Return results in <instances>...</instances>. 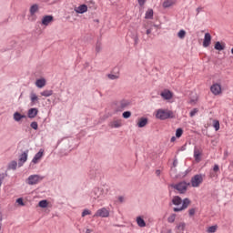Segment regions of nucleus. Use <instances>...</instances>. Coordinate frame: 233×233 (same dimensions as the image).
Here are the masks:
<instances>
[{"mask_svg": "<svg viewBox=\"0 0 233 233\" xmlns=\"http://www.w3.org/2000/svg\"><path fill=\"white\" fill-rule=\"evenodd\" d=\"M139 6H145V3H147V0H137Z\"/></svg>", "mask_w": 233, "mask_h": 233, "instance_id": "obj_49", "label": "nucleus"}, {"mask_svg": "<svg viewBox=\"0 0 233 233\" xmlns=\"http://www.w3.org/2000/svg\"><path fill=\"white\" fill-rule=\"evenodd\" d=\"M156 176H157V177L161 176V170L157 169L156 170Z\"/></svg>", "mask_w": 233, "mask_h": 233, "instance_id": "obj_55", "label": "nucleus"}, {"mask_svg": "<svg viewBox=\"0 0 233 233\" xmlns=\"http://www.w3.org/2000/svg\"><path fill=\"white\" fill-rule=\"evenodd\" d=\"M16 203L20 205V207H25V202L23 201V198H19L16 199Z\"/></svg>", "mask_w": 233, "mask_h": 233, "instance_id": "obj_46", "label": "nucleus"}, {"mask_svg": "<svg viewBox=\"0 0 233 233\" xmlns=\"http://www.w3.org/2000/svg\"><path fill=\"white\" fill-rule=\"evenodd\" d=\"M107 77H108V79H111V81H116V79H119V76L112 75V74H108Z\"/></svg>", "mask_w": 233, "mask_h": 233, "instance_id": "obj_37", "label": "nucleus"}, {"mask_svg": "<svg viewBox=\"0 0 233 233\" xmlns=\"http://www.w3.org/2000/svg\"><path fill=\"white\" fill-rule=\"evenodd\" d=\"M189 186H190V183H187L186 181H181L177 184H172L171 187L174 188V190H177L178 194H186Z\"/></svg>", "mask_w": 233, "mask_h": 233, "instance_id": "obj_3", "label": "nucleus"}, {"mask_svg": "<svg viewBox=\"0 0 233 233\" xmlns=\"http://www.w3.org/2000/svg\"><path fill=\"white\" fill-rule=\"evenodd\" d=\"M39 114V110L35 107L30 108L27 112L29 119H34Z\"/></svg>", "mask_w": 233, "mask_h": 233, "instance_id": "obj_18", "label": "nucleus"}, {"mask_svg": "<svg viewBox=\"0 0 233 233\" xmlns=\"http://www.w3.org/2000/svg\"><path fill=\"white\" fill-rule=\"evenodd\" d=\"M143 26L147 30L146 31L147 35H150L152 34L153 27L157 28V25H153L150 27H148L147 25H144Z\"/></svg>", "mask_w": 233, "mask_h": 233, "instance_id": "obj_28", "label": "nucleus"}, {"mask_svg": "<svg viewBox=\"0 0 233 233\" xmlns=\"http://www.w3.org/2000/svg\"><path fill=\"white\" fill-rule=\"evenodd\" d=\"M37 12H39V5H32L29 8V15H27L28 21H30L31 23L37 21Z\"/></svg>", "mask_w": 233, "mask_h": 233, "instance_id": "obj_4", "label": "nucleus"}, {"mask_svg": "<svg viewBox=\"0 0 233 233\" xmlns=\"http://www.w3.org/2000/svg\"><path fill=\"white\" fill-rule=\"evenodd\" d=\"M190 105H193V103H196L194 100L189 101Z\"/></svg>", "mask_w": 233, "mask_h": 233, "instance_id": "obj_59", "label": "nucleus"}, {"mask_svg": "<svg viewBox=\"0 0 233 233\" xmlns=\"http://www.w3.org/2000/svg\"><path fill=\"white\" fill-rule=\"evenodd\" d=\"M213 172H219V166L218 164H215L213 167Z\"/></svg>", "mask_w": 233, "mask_h": 233, "instance_id": "obj_48", "label": "nucleus"}, {"mask_svg": "<svg viewBox=\"0 0 233 233\" xmlns=\"http://www.w3.org/2000/svg\"><path fill=\"white\" fill-rule=\"evenodd\" d=\"M43 156H45V150L44 149H40L33 157L31 163H33V165H37V163H39V161H41V159L43 158Z\"/></svg>", "mask_w": 233, "mask_h": 233, "instance_id": "obj_11", "label": "nucleus"}, {"mask_svg": "<svg viewBox=\"0 0 233 233\" xmlns=\"http://www.w3.org/2000/svg\"><path fill=\"white\" fill-rule=\"evenodd\" d=\"M30 99H31L32 105H35V103H37V101H39V98L37 97V95H35V93L30 94Z\"/></svg>", "mask_w": 233, "mask_h": 233, "instance_id": "obj_29", "label": "nucleus"}, {"mask_svg": "<svg viewBox=\"0 0 233 233\" xmlns=\"http://www.w3.org/2000/svg\"><path fill=\"white\" fill-rule=\"evenodd\" d=\"M135 45H137L139 43V36L136 35L134 38Z\"/></svg>", "mask_w": 233, "mask_h": 233, "instance_id": "obj_53", "label": "nucleus"}, {"mask_svg": "<svg viewBox=\"0 0 233 233\" xmlns=\"http://www.w3.org/2000/svg\"><path fill=\"white\" fill-rule=\"evenodd\" d=\"M172 203L176 205V207H179V205H182L183 199H181L179 196H176L173 198Z\"/></svg>", "mask_w": 233, "mask_h": 233, "instance_id": "obj_25", "label": "nucleus"}, {"mask_svg": "<svg viewBox=\"0 0 233 233\" xmlns=\"http://www.w3.org/2000/svg\"><path fill=\"white\" fill-rule=\"evenodd\" d=\"M210 43H212V35L210 33H206L203 40L204 48H208V46H210Z\"/></svg>", "mask_w": 233, "mask_h": 233, "instance_id": "obj_12", "label": "nucleus"}, {"mask_svg": "<svg viewBox=\"0 0 233 233\" xmlns=\"http://www.w3.org/2000/svg\"><path fill=\"white\" fill-rule=\"evenodd\" d=\"M46 86V79L45 78H39L35 81V86L37 88H43Z\"/></svg>", "mask_w": 233, "mask_h": 233, "instance_id": "obj_21", "label": "nucleus"}, {"mask_svg": "<svg viewBox=\"0 0 233 233\" xmlns=\"http://www.w3.org/2000/svg\"><path fill=\"white\" fill-rule=\"evenodd\" d=\"M188 205H190V199L184 198L182 200V206H180L178 208H174L173 210H174V212H182V210L188 208Z\"/></svg>", "mask_w": 233, "mask_h": 233, "instance_id": "obj_10", "label": "nucleus"}, {"mask_svg": "<svg viewBox=\"0 0 233 233\" xmlns=\"http://www.w3.org/2000/svg\"><path fill=\"white\" fill-rule=\"evenodd\" d=\"M17 169V161L13 160L7 166V170H16Z\"/></svg>", "mask_w": 233, "mask_h": 233, "instance_id": "obj_26", "label": "nucleus"}, {"mask_svg": "<svg viewBox=\"0 0 233 233\" xmlns=\"http://www.w3.org/2000/svg\"><path fill=\"white\" fill-rule=\"evenodd\" d=\"M38 207H40V208H46V207H48V201L46 200H41L38 203Z\"/></svg>", "mask_w": 233, "mask_h": 233, "instance_id": "obj_35", "label": "nucleus"}, {"mask_svg": "<svg viewBox=\"0 0 233 233\" xmlns=\"http://www.w3.org/2000/svg\"><path fill=\"white\" fill-rule=\"evenodd\" d=\"M209 177H211V178L218 177V173L215 171H211L209 173Z\"/></svg>", "mask_w": 233, "mask_h": 233, "instance_id": "obj_47", "label": "nucleus"}, {"mask_svg": "<svg viewBox=\"0 0 233 233\" xmlns=\"http://www.w3.org/2000/svg\"><path fill=\"white\" fill-rule=\"evenodd\" d=\"M53 21H54V16L45 15L42 18L41 25H43L44 26H48V25H50V23H52Z\"/></svg>", "mask_w": 233, "mask_h": 233, "instance_id": "obj_16", "label": "nucleus"}, {"mask_svg": "<svg viewBox=\"0 0 233 233\" xmlns=\"http://www.w3.org/2000/svg\"><path fill=\"white\" fill-rule=\"evenodd\" d=\"M194 214H196V209L194 208L189 209V216H194Z\"/></svg>", "mask_w": 233, "mask_h": 233, "instance_id": "obj_51", "label": "nucleus"}, {"mask_svg": "<svg viewBox=\"0 0 233 233\" xmlns=\"http://www.w3.org/2000/svg\"><path fill=\"white\" fill-rule=\"evenodd\" d=\"M160 96H161V97H163V99H166L167 101H168V100L172 99V97H174V95L168 89H166L163 92H161Z\"/></svg>", "mask_w": 233, "mask_h": 233, "instance_id": "obj_14", "label": "nucleus"}, {"mask_svg": "<svg viewBox=\"0 0 233 233\" xmlns=\"http://www.w3.org/2000/svg\"><path fill=\"white\" fill-rule=\"evenodd\" d=\"M102 49H103V46H101V43L97 42L95 47L96 54H99V52H101Z\"/></svg>", "mask_w": 233, "mask_h": 233, "instance_id": "obj_36", "label": "nucleus"}, {"mask_svg": "<svg viewBox=\"0 0 233 233\" xmlns=\"http://www.w3.org/2000/svg\"><path fill=\"white\" fill-rule=\"evenodd\" d=\"M177 217V215H176V213H172L168 218H167V222L168 223H174V221H176V218Z\"/></svg>", "mask_w": 233, "mask_h": 233, "instance_id": "obj_34", "label": "nucleus"}, {"mask_svg": "<svg viewBox=\"0 0 233 233\" xmlns=\"http://www.w3.org/2000/svg\"><path fill=\"white\" fill-rule=\"evenodd\" d=\"M109 127L111 128H120L122 127L121 120H114L111 123H109Z\"/></svg>", "mask_w": 233, "mask_h": 233, "instance_id": "obj_24", "label": "nucleus"}, {"mask_svg": "<svg viewBox=\"0 0 233 233\" xmlns=\"http://www.w3.org/2000/svg\"><path fill=\"white\" fill-rule=\"evenodd\" d=\"M110 216V210L106 208H99L93 216V218H108Z\"/></svg>", "mask_w": 233, "mask_h": 233, "instance_id": "obj_6", "label": "nucleus"}, {"mask_svg": "<svg viewBox=\"0 0 233 233\" xmlns=\"http://www.w3.org/2000/svg\"><path fill=\"white\" fill-rule=\"evenodd\" d=\"M198 112H199V109L198 108H194L193 110H191V112L189 113L190 117H194V116H196Z\"/></svg>", "mask_w": 233, "mask_h": 233, "instance_id": "obj_42", "label": "nucleus"}, {"mask_svg": "<svg viewBox=\"0 0 233 233\" xmlns=\"http://www.w3.org/2000/svg\"><path fill=\"white\" fill-rule=\"evenodd\" d=\"M124 119H128V117H130V116H132V112L130 111H125L123 114H122Z\"/></svg>", "mask_w": 233, "mask_h": 233, "instance_id": "obj_39", "label": "nucleus"}, {"mask_svg": "<svg viewBox=\"0 0 233 233\" xmlns=\"http://www.w3.org/2000/svg\"><path fill=\"white\" fill-rule=\"evenodd\" d=\"M25 117H26V116L21 115V113H19V112H15L13 115V119L15 121H16L17 123H19V121H21V119H25Z\"/></svg>", "mask_w": 233, "mask_h": 233, "instance_id": "obj_22", "label": "nucleus"}, {"mask_svg": "<svg viewBox=\"0 0 233 233\" xmlns=\"http://www.w3.org/2000/svg\"><path fill=\"white\" fill-rule=\"evenodd\" d=\"M157 119H160V121H165L166 119H173L174 112L168 109H157L156 113Z\"/></svg>", "mask_w": 233, "mask_h": 233, "instance_id": "obj_2", "label": "nucleus"}, {"mask_svg": "<svg viewBox=\"0 0 233 233\" xmlns=\"http://www.w3.org/2000/svg\"><path fill=\"white\" fill-rule=\"evenodd\" d=\"M210 90L214 96H219L221 94V85L215 83L211 86Z\"/></svg>", "mask_w": 233, "mask_h": 233, "instance_id": "obj_13", "label": "nucleus"}, {"mask_svg": "<svg viewBox=\"0 0 233 233\" xmlns=\"http://www.w3.org/2000/svg\"><path fill=\"white\" fill-rule=\"evenodd\" d=\"M173 167L174 168H176V167H177V158H175L173 161Z\"/></svg>", "mask_w": 233, "mask_h": 233, "instance_id": "obj_54", "label": "nucleus"}, {"mask_svg": "<svg viewBox=\"0 0 233 233\" xmlns=\"http://www.w3.org/2000/svg\"><path fill=\"white\" fill-rule=\"evenodd\" d=\"M201 183H203V175H201V174L195 175L191 178V186L194 188H198V187H199V185H201Z\"/></svg>", "mask_w": 233, "mask_h": 233, "instance_id": "obj_7", "label": "nucleus"}, {"mask_svg": "<svg viewBox=\"0 0 233 233\" xmlns=\"http://www.w3.org/2000/svg\"><path fill=\"white\" fill-rule=\"evenodd\" d=\"M90 214H92V212H90V210L84 209V211L82 212V218H85V216H90Z\"/></svg>", "mask_w": 233, "mask_h": 233, "instance_id": "obj_45", "label": "nucleus"}, {"mask_svg": "<svg viewBox=\"0 0 233 233\" xmlns=\"http://www.w3.org/2000/svg\"><path fill=\"white\" fill-rule=\"evenodd\" d=\"M218 230V226H211L208 228L207 232L208 233H214Z\"/></svg>", "mask_w": 233, "mask_h": 233, "instance_id": "obj_38", "label": "nucleus"}, {"mask_svg": "<svg viewBox=\"0 0 233 233\" xmlns=\"http://www.w3.org/2000/svg\"><path fill=\"white\" fill-rule=\"evenodd\" d=\"M54 94V91L52 90H44L40 93L41 96H43L44 97H50V96H52Z\"/></svg>", "mask_w": 233, "mask_h": 233, "instance_id": "obj_30", "label": "nucleus"}, {"mask_svg": "<svg viewBox=\"0 0 233 233\" xmlns=\"http://www.w3.org/2000/svg\"><path fill=\"white\" fill-rule=\"evenodd\" d=\"M201 154H203V149L198 147H195L194 148V157H195V160L199 162L201 161Z\"/></svg>", "mask_w": 233, "mask_h": 233, "instance_id": "obj_15", "label": "nucleus"}, {"mask_svg": "<svg viewBox=\"0 0 233 233\" xmlns=\"http://www.w3.org/2000/svg\"><path fill=\"white\" fill-rule=\"evenodd\" d=\"M186 227L187 224H185V222H180L176 226V229L177 230V232H184Z\"/></svg>", "mask_w": 233, "mask_h": 233, "instance_id": "obj_27", "label": "nucleus"}, {"mask_svg": "<svg viewBox=\"0 0 233 233\" xmlns=\"http://www.w3.org/2000/svg\"><path fill=\"white\" fill-rule=\"evenodd\" d=\"M129 106H130V101L121 100L116 106V112H123V110H127V108Z\"/></svg>", "mask_w": 233, "mask_h": 233, "instance_id": "obj_8", "label": "nucleus"}, {"mask_svg": "<svg viewBox=\"0 0 233 233\" xmlns=\"http://www.w3.org/2000/svg\"><path fill=\"white\" fill-rule=\"evenodd\" d=\"M45 179V177L41 175H31L27 177L25 180V183L27 185H37L38 183H41Z\"/></svg>", "mask_w": 233, "mask_h": 233, "instance_id": "obj_5", "label": "nucleus"}, {"mask_svg": "<svg viewBox=\"0 0 233 233\" xmlns=\"http://www.w3.org/2000/svg\"><path fill=\"white\" fill-rule=\"evenodd\" d=\"M118 201L119 203H125V197L123 196L118 197Z\"/></svg>", "mask_w": 233, "mask_h": 233, "instance_id": "obj_50", "label": "nucleus"}, {"mask_svg": "<svg viewBox=\"0 0 233 233\" xmlns=\"http://www.w3.org/2000/svg\"><path fill=\"white\" fill-rule=\"evenodd\" d=\"M183 136V129L182 128H177L176 130V137H181Z\"/></svg>", "mask_w": 233, "mask_h": 233, "instance_id": "obj_40", "label": "nucleus"}, {"mask_svg": "<svg viewBox=\"0 0 233 233\" xmlns=\"http://www.w3.org/2000/svg\"><path fill=\"white\" fill-rule=\"evenodd\" d=\"M137 224L140 228H145V227H147V222H145V219H143L142 217H137Z\"/></svg>", "mask_w": 233, "mask_h": 233, "instance_id": "obj_23", "label": "nucleus"}, {"mask_svg": "<svg viewBox=\"0 0 233 233\" xmlns=\"http://www.w3.org/2000/svg\"><path fill=\"white\" fill-rule=\"evenodd\" d=\"M145 17H146V19H152V17H154V10L148 9V10L146 12Z\"/></svg>", "mask_w": 233, "mask_h": 233, "instance_id": "obj_32", "label": "nucleus"}, {"mask_svg": "<svg viewBox=\"0 0 233 233\" xmlns=\"http://www.w3.org/2000/svg\"><path fill=\"white\" fill-rule=\"evenodd\" d=\"M186 35H187V31H185V29H181L177 33V37L179 39H185Z\"/></svg>", "mask_w": 233, "mask_h": 233, "instance_id": "obj_33", "label": "nucleus"}, {"mask_svg": "<svg viewBox=\"0 0 233 233\" xmlns=\"http://www.w3.org/2000/svg\"><path fill=\"white\" fill-rule=\"evenodd\" d=\"M231 54L233 55V48L231 49Z\"/></svg>", "mask_w": 233, "mask_h": 233, "instance_id": "obj_60", "label": "nucleus"}, {"mask_svg": "<svg viewBox=\"0 0 233 233\" xmlns=\"http://www.w3.org/2000/svg\"><path fill=\"white\" fill-rule=\"evenodd\" d=\"M88 11V6L86 5H81L78 7L75 8V12L76 14H85V12Z\"/></svg>", "mask_w": 233, "mask_h": 233, "instance_id": "obj_20", "label": "nucleus"}, {"mask_svg": "<svg viewBox=\"0 0 233 233\" xmlns=\"http://www.w3.org/2000/svg\"><path fill=\"white\" fill-rule=\"evenodd\" d=\"M177 3V0H164L162 6L163 8H170Z\"/></svg>", "mask_w": 233, "mask_h": 233, "instance_id": "obj_17", "label": "nucleus"}, {"mask_svg": "<svg viewBox=\"0 0 233 233\" xmlns=\"http://www.w3.org/2000/svg\"><path fill=\"white\" fill-rule=\"evenodd\" d=\"M0 230H1V225H0Z\"/></svg>", "mask_w": 233, "mask_h": 233, "instance_id": "obj_61", "label": "nucleus"}, {"mask_svg": "<svg viewBox=\"0 0 233 233\" xmlns=\"http://www.w3.org/2000/svg\"><path fill=\"white\" fill-rule=\"evenodd\" d=\"M200 12H203V7H198L197 8V15H199Z\"/></svg>", "mask_w": 233, "mask_h": 233, "instance_id": "obj_52", "label": "nucleus"}, {"mask_svg": "<svg viewBox=\"0 0 233 233\" xmlns=\"http://www.w3.org/2000/svg\"><path fill=\"white\" fill-rule=\"evenodd\" d=\"M0 221H3V213L0 211Z\"/></svg>", "mask_w": 233, "mask_h": 233, "instance_id": "obj_58", "label": "nucleus"}, {"mask_svg": "<svg viewBox=\"0 0 233 233\" xmlns=\"http://www.w3.org/2000/svg\"><path fill=\"white\" fill-rule=\"evenodd\" d=\"M6 173H1L0 174V187L3 185V181L5 180V177H6Z\"/></svg>", "mask_w": 233, "mask_h": 233, "instance_id": "obj_43", "label": "nucleus"}, {"mask_svg": "<svg viewBox=\"0 0 233 233\" xmlns=\"http://www.w3.org/2000/svg\"><path fill=\"white\" fill-rule=\"evenodd\" d=\"M174 141H176V137H171V143H174Z\"/></svg>", "mask_w": 233, "mask_h": 233, "instance_id": "obj_57", "label": "nucleus"}, {"mask_svg": "<svg viewBox=\"0 0 233 233\" xmlns=\"http://www.w3.org/2000/svg\"><path fill=\"white\" fill-rule=\"evenodd\" d=\"M30 127H31V128H33V130H37V128H39V125L37 124V122H32L31 124H30Z\"/></svg>", "mask_w": 233, "mask_h": 233, "instance_id": "obj_41", "label": "nucleus"}, {"mask_svg": "<svg viewBox=\"0 0 233 233\" xmlns=\"http://www.w3.org/2000/svg\"><path fill=\"white\" fill-rule=\"evenodd\" d=\"M86 233H94V230L87 228V229L86 230Z\"/></svg>", "mask_w": 233, "mask_h": 233, "instance_id": "obj_56", "label": "nucleus"}, {"mask_svg": "<svg viewBox=\"0 0 233 233\" xmlns=\"http://www.w3.org/2000/svg\"><path fill=\"white\" fill-rule=\"evenodd\" d=\"M137 125L138 128H145V127L148 125V118L147 117L139 118Z\"/></svg>", "mask_w": 233, "mask_h": 233, "instance_id": "obj_19", "label": "nucleus"}, {"mask_svg": "<svg viewBox=\"0 0 233 233\" xmlns=\"http://www.w3.org/2000/svg\"><path fill=\"white\" fill-rule=\"evenodd\" d=\"M109 189L106 187H94L90 192V198L93 199H98V201H103L106 196H108Z\"/></svg>", "mask_w": 233, "mask_h": 233, "instance_id": "obj_1", "label": "nucleus"}, {"mask_svg": "<svg viewBox=\"0 0 233 233\" xmlns=\"http://www.w3.org/2000/svg\"><path fill=\"white\" fill-rule=\"evenodd\" d=\"M28 161V150L24 151L22 154L18 157V167H21L25 163Z\"/></svg>", "mask_w": 233, "mask_h": 233, "instance_id": "obj_9", "label": "nucleus"}, {"mask_svg": "<svg viewBox=\"0 0 233 233\" xmlns=\"http://www.w3.org/2000/svg\"><path fill=\"white\" fill-rule=\"evenodd\" d=\"M213 127L215 130L218 132V130H219V121L218 120L214 121Z\"/></svg>", "mask_w": 233, "mask_h": 233, "instance_id": "obj_44", "label": "nucleus"}, {"mask_svg": "<svg viewBox=\"0 0 233 233\" xmlns=\"http://www.w3.org/2000/svg\"><path fill=\"white\" fill-rule=\"evenodd\" d=\"M225 48V44H221L220 42H216L215 44V50H218L221 52Z\"/></svg>", "mask_w": 233, "mask_h": 233, "instance_id": "obj_31", "label": "nucleus"}]
</instances>
